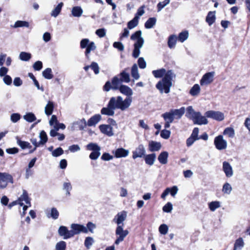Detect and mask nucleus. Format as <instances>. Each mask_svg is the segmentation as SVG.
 I'll list each match as a JSON object with an SVG mask.
<instances>
[{
  "label": "nucleus",
  "instance_id": "32",
  "mask_svg": "<svg viewBox=\"0 0 250 250\" xmlns=\"http://www.w3.org/2000/svg\"><path fill=\"white\" fill-rule=\"evenodd\" d=\"M209 209L211 211H214L221 207V203L218 201H212L208 203Z\"/></svg>",
  "mask_w": 250,
  "mask_h": 250
},
{
  "label": "nucleus",
  "instance_id": "14",
  "mask_svg": "<svg viewBox=\"0 0 250 250\" xmlns=\"http://www.w3.org/2000/svg\"><path fill=\"white\" fill-rule=\"evenodd\" d=\"M178 191V188L176 186H174L172 188H167L162 193L161 197L163 199H165L166 196L168 194H170L172 197H174L177 194Z\"/></svg>",
  "mask_w": 250,
  "mask_h": 250
},
{
  "label": "nucleus",
  "instance_id": "9",
  "mask_svg": "<svg viewBox=\"0 0 250 250\" xmlns=\"http://www.w3.org/2000/svg\"><path fill=\"white\" fill-rule=\"evenodd\" d=\"M8 182L11 184L14 183L12 176L8 173L0 172V188H5Z\"/></svg>",
  "mask_w": 250,
  "mask_h": 250
},
{
  "label": "nucleus",
  "instance_id": "29",
  "mask_svg": "<svg viewBox=\"0 0 250 250\" xmlns=\"http://www.w3.org/2000/svg\"><path fill=\"white\" fill-rule=\"evenodd\" d=\"M54 109V104L52 102L49 101L44 108V112L47 116L52 114Z\"/></svg>",
  "mask_w": 250,
  "mask_h": 250
},
{
  "label": "nucleus",
  "instance_id": "22",
  "mask_svg": "<svg viewBox=\"0 0 250 250\" xmlns=\"http://www.w3.org/2000/svg\"><path fill=\"white\" fill-rule=\"evenodd\" d=\"M45 213L47 217H51L54 219H57L59 215V211L57 208H52L50 211L46 210Z\"/></svg>",
  "mask_w": 250,
  "mask_h": 250
},
{
  "label": "nucleus",
  "instance_id": "46",
  "mask_svg": "<svg viewBox=\"0 0 250 250\" xmlns=\"http://www.w3.org/2000/svg\"><path fill=\"white\" fill-rule=\"evenodd\" d=\"M29 24L28 22L22 21H18L15 22L13 27L16 28L22 27H29Z\"/></svg>",
  "mask_w": 250,
  "mask_h": 250
},
{
  "label": "nucleus",
  "instance_id": "8",
  "mask_svg": "<svg viewBox=\"0 0 250 250\" xmlns=\"http://www.w3.org/2000/svg\"><path fill=\"white\" fill-rule=\"evenodd\" d=\"M205 115L208 118L218 122L222 121L225 119L224 114L219 111L208 110L205 112Z\"/></svg>",
  "mask_w": 250,
  "mask_h": 250
},
{
  "label": "nucleus",
  "instance_id": "17",
  "mask_svg": "<svg viewBox=\"0 0 250 250\" xmlns=\"http://www.w3.org/2000/svg\"><path fill=\"white\" fill-rule=\"evenodd\" d=\"M162 147L161 143L150 141L148 143V149L151 152L159 151Z\"/></svg>",
  "mask_w": 250,
  "mask_h": 250
},
{
  "label": "nucleus",
  "instance_id": "34",
  "mask_svg": "<svg viewBox=\"0 0 250 250\" xmlns=\"http://www.w3.org/2000/svg\"><path fill=\"white\" fill-rule=\"evenodd\" d=\"M23 118L26 122L32 123L36 120V117L34 113L32 112H28L23 116Z\"/></svg>",
  "mask_w": 250,
  "mask_h": 250
},
{
  "label": "nucleus",
  "instance_id": "49",
  "mask_svg": "<svg viewBox=\"0 0 250 250\" xmlns=\"http://www.w3.org/2000/svg\"><path fill=\"white\" fill-rule=\"evenodd\" d=\"M232 190V187L231 185L228 183H226L223 186L222 192L227 194H229Z\"/></svg>",
  "mask_w": 250,
  "mask_h": 250
},
{
  "label": "nucleus",
  "instance_id": "58",
  "mask_svg": "<svg viewBox=\"0 0 250 250\" xmlns=\"http://www.w3.org/2000/svg\"><path fill=\"white\" fill-rule=\"evenodd\" d=\"M173 209V206L171 203H167L163 208L164 212L169 213Z\"/></svg>",
  "mask_w": 250,
  "mask_h": 250
},
{
  "label": "nucleus",
  "instance_id": "18",
  "mask_svg": "<svg viewBox=\"0 0 250 250\" xmlns=\"http://www.w3.org/2000/svg\"><path fill=\"white\" fill-rule=\"evenodd\" d=\"M133 94L132 90L126 86V108L130 106L132 102V96Z\"/></svg>",
  "mask_w": 250,
  "mask_h": 250
},
{
  "label": "nucleus",
  "instance_id": "30",
  "mask_svg": "<svg viewBox=\"0 0 250 250\" xmlns=\"http://www.w3.org/2000/svg\"><path fill=\"white\" fill-rule=\"evenodd\" d=\"M206 21L209 26L211 25L215 21V12H209L206 17Z\"/></svg>",
  "mask_w": 250,
  "mask_h": 250
},
{
  "label": "nucleus",
  "instance_id": "23",
  "mask_svg": "<svg viewBox=\"0 0 250 250\" xmlns=\"http://www.w3.org/2000/svg\"><path fill=\"white\" fill-rule=\"evenodd\" d=\"M156 157V154L155 153L145 155L144 158L146 163L149 166L153 165L155 162Z\"/></svg>",
  "mask_w": 250,
  "mask_h": 250
},
{
  "label": "nucleus",
  "instance_id": "27",
  "mask_svg": "<svg viewBox=\"0 0 250 250\" xmlns=\"http://www.w3.org/2000/svg\"><path fill=\"white\" fill-rule=\"evenodd\" d=\"M197 112L194 110L192 106H189L186 109V116L188 118L192 120L196 116Z\"/></svg>",
  "mask_w": 250,
  "mask_h": 250
},
{
  "label": "nucleus",
  "instance_id": "51",
  "mask_svg": "<svg viewBox=\"0 0 250 250\" xmlns=\"http://www.w3.org/2000/svg\"><path fill=\"white\" fill-rule=\"evenodd\" d=\"M114 153L116 158H121L125 156V149L123 148L117 149Z\"/></svg>",
  "mask_w": 250,
  "mask_h": 250
},
{
  "label": "nucleus",
  "instance_id": "1",
  "mask_svg": "<svg viewBox=\"0 0 250 250\" xmlns=\"http://www.w3.org/2000/svg\"><path fill=\"white\" fill-rule=\"evenodd\" d=\"M152 73L153 76L157 78L164 76L163 78L157 83L156 87L161 93L164 92L168 93L172 84V80L173 78L175 77V75L172 71L170 70L166 71L165 69L161 68L153 70Z\"/></svg>",
  "mask_w": 250,
  "mask_h": 250
},
{
  "label": "nucleus",
  "instance_id": "13",
  "mask_svg": "<svg viewBox=\"0 0 250 250\" xmlns=\"http://www.w3.org/2000/svg\"><path fill=\"white\" fill-rule=\"evenodd\" d=\"M146 153V149L144 146L141 144L133 151L132 158L134 159L137 158H141L145 156Z\"/></svg>",
  "mask_w": 250,
  "mask_h": 250
},
{
  "label": "nucleus",
  "instance_id": "39",
  "mask_svg": "<svg viewBox=\"0 0 250 250\" xmlns=\"http://www.w3.org/2000/svg\"><path fill=\"white\" fill-rule=\"evenodd\" d=\"M17 144L22 148L25 149L26 148H30L31 147L30 144L25 141H22L20 139L19 137H16Z\"/></svg>",
  "mask_w": 250,
  "mask_h": 250
},
{
  "label": "nucleus",
  "instance_id": "5",
  "mask_svg": "<svg viewBox=\"0 0 250 250\" xmlns=\"http://www.w3.org/2000/svg\"><path fill=\"white\" fill-rule=\"evenodd\" d=\"M125 218L124 212L123 211L121 213H119L114 219V220L116 219V222L118 224V227L116 230L117 239L115 242L116 245L119 244L121 242L123 241L125 237V232L123 230V228L122 226H120V224H122L125 220Z\"/></svg>",
  "mask_w": 250,
  "mask_h": 250
},
{
  "label": "nucleus",
  "instance_id": "43",
  "mask_svg": "<svg viewBox=\"0 0 250 250\" xmlns=\"http://www.w3.org/2000/svg\"><path fill=\"white\" fill-rule=\"evenodd\" d=\"M131 76L135 80H138L140 78V75L138 72V69L137 65L134 64L131 68Z\"/></svg>",
  "mask_w": 250,
  "mask_h": 250
},
{
  "label": "nucleus",
  "instance_id": "20",
  "mask_svg": "<svg viewBox=\"0 0 250 250\" xmlns=\"http://www.w3.org/2000/svg\"><path fill=\"white\" fill-rule=\"evenodd\" d=\"M102 117L100 114H96L91 117L87 122V125L89 126L95 125L101 120Z\"/></svg>",
  "mask_w": 250,
  "mask_h": 250
},
{
  "label": "nucleus",
  "instance_id": "62",
  "mask_svg": "<svg viewBox=\"0 0 250 250\" xmlns=\"http://www.w3.org/2000/svg\"><path fill=\"white\" fill-rule=\"evenodd\" d=\"M96 35L100 38H103L105 36V30L104 28H101L96 31Z\"/></svg>",
  "mask_w": 250,
  "mask_h": 250
},
{
  "label": "nucleus",
  "instance_id": "25",
  "mask_svg": "<svg viewBox=\"0 0 250 250\" xmlns=\"http://www.w3.org/2000/svg\"><path fill=\"white\" fill-rule=\"evenodd\" d=\"M168 156L167 151H163L158 156V160L161 164L165 165L167 163Z\"/></svg>",
  "mask_w": 250,
  "mask_h": 250
},
{
  "label": "nucleus",
  "instance_id": "4",
  "mask_svg": "<svg viewBox=\"0 0 250 250\" xmlns=\"http://www.w3.org/2000/svg\"><path fill=\"white\" fill-rule=\"evenodd\" d=\"M130 38L131 40L135 42L132 56L134 58H137L140 55V49L142 47L144 43V39L142 37L141 31L139 30L135 32L131 35Z\"/></svg>",
  "mask_w": 250,
  "mask_h": 250
},
{
  "label": "nucleus",
  "instance_id": "6",
  "mask_svg": "<svg viewBox=\"0 0 250 250\" xmlns=\"http://www.w3.org/2000/svg\"><path fill=\"white\" fill-rule=\"evenodd\" d=\"M86 149L88 151H92L89 155V158L91 160H97L101 155V147L96 143H90L86 146Z\"/></svg>",
  "mask_w": 250,
  "mask_h": 250
},
{
  "label": "nucleus",
  "instance_id": "2",
  "mask_svg": "<svg viewBox=\"0 0 250 250\" xmlns=\"http://www.w3.org/2000/svg\"><path fill=\"white\" fill-rule=\"evenodd\" d=\"M116 109L123 111L125 110V100L121 96L111 98L107 107H103L101 112L103 115L112 116L114 115V110Z\"/></svg>",
  "mask_w": 250,
  "mask_h": 250
},
{
  "label": "nucleus",
  "instance_id": "44",
  "mask_svg": "<svg viewBox=\"0 0 250 250\" xmlns=\"http://www.w3.org/2000/svg\"><path fill=\"white\" fill-rule=\"evenodd\" d=\"M96 48V46L95 44V43L93 42H89L86 47V49L85 52L86 57L88 58V54L90 53L91 51L95 50Z\"/></svg>",
  "mask_w": 250,
  "mask_h": 250
},
{
  "label": "nucleus",
  "instance_id": "54",
  "mask_svg": "<svg viewBox=\"0 0 250 250\" xmlns=\"http://www.w3.org/2000/svg\"><path fill=\"white\" fill-rule=\"evenodd\" d=\"M86 229L87 230V232L90 231L93 233L94 232V229H96V225L91 222H88L86 224Z\"/></svg>",
  "mask_w": 250,
  "mask_h": 250
},
{
  "label": "nucleus",
  "instance_id": "50",
  "mask_svg": "<svg viewBox=\"0 0 250 250\" xmlns=\"http://www.w3.org/2000/svg\"><path fill=\"white\" fill-rule=\"evenodd\" d=\"M66 243L63 241H61L57 243L55 245V250H65Z\"/></svg>",
  "mask_w": 250,
  "mask_h": 250
},
{
  "label": "nucleus",
  "instance_id": "55",
  "mask_svg": "<svg viewBox=\"0 0 250 250\" xmlns=\"http://www.w3.org/2000/svg\"><path fill=\"white\" fill-rule=\"evenodd\" d=\"M170 2V0H165L162 2H160L157 4L158 12H160Z\"/></svg>",
  "mask_w": 250,
  "mask_h": 250
},
{
  "label": "nucleus",
  "instance_id": "57",
  "mask_svg": "<svg viewBox=\"0 0 250 250\" xmlns=\"http://www.w3.org/2000/svg\"><path fill=\"white\" fill-rule=\"evenodd\" d=\"M168 226L164 224L160 225L159 228V231L160 233L163 235L166 234L168 232Z\"/></svg>",
  "mask_w": 250,
  "mask_h": 250
},
{
  "label": "nucleus",
  "instance_id": "33",
  "mask_svg": "<svg viewBox=\"0 0 250 250\" xmlns=\"http://www.w3.org/2000/svg\"><path fill=\"white\" fill-rule=\"evenodd\" d=\"M71 12L74 17H80L82 16L83 10L80 6H75L72 8Z\"/></svg>",
  "mask_w": 250,
  "mask_h": 250
},
{
  "label": "nucleus",
  "instance_id": "7",
  "mask_svg": "<svg viewBox=\"0 0 250 250\" xmlns=\"http://www.w3.org/2000/svg\"><path fill=\"white\" fill-rule=\"evenodd\" d=\"M215 73L214 71L205 73L200 80V85L202 86H208L214 81Z\"/></svg>",
  "mask_w": 250,
  "mask_h": 250
},
{
  "label": "nucleus",
  "instance_id": "31",
  "mask_svg": "<svg viewBox=\"0 0 250 250\" xmlns=\"http://www.w3.org/2000/svg\"><path fill=\"white\" fill-rule=\"evenodd\" d=\"M19 201L20 202L24 201L26 204L31 206V203L27 192L25 190H23L22 195L19 198Z\"/></svg>",
  "mask_w": 250,
  "mask_h": 250
},
{
  "label": "nucleus",
  "instance_id": "10",
  "mask_svg": "<svg viewBox=\"0 0 250 250\" xmlns=\"http://www.w3.org/2000/svg\"><path fill=\"white\" fill-rule=\"evenodd\" d=\"M214 144L216 148L220 150L225 149L227 147V142L221 135L214 138Z\"/></svg>",
  "mask_w": 250,
  "mask_h": 250
},
{
  "label": "nucleus",
  "instance_id": "3",
  "mask_svg": "<svg viewBox=\"0 0 250 250\" xmlns=\"http://www.w3.org/2000/svg\"><path fill=\"white\" fill-rule=\"evenodd\" d=\"M124 82H125V70L114 77L111 82L107 81L104 85V90L109 91L110 89H119L122 93L125 94V86L123 84Z\"/></svg>",
  "mask_w": 250,
  "mask_h": 250
},
{
  "label": "nucleus",
  "instance_id": "28",
  "mask_svg": "<svg viewBox=\"0 0 250 250\" xmlns=\"http://www.w3.org/2000/svg\"><path fill=\"white\" fill-rule=\"evenodd\" d=\"M201 88L198 84H195L189 90V94L192 96H197L200 93Z\"/></svg>",
  "mask_w": 250,
  "mask_h": 250
},
{
  "label": "nucleus",
  "instance_id": "38",
  "mask_svg": "<svg viewBox=\"0 0 250 250\" xmlns=\"http://www.w3.org/2000/svg\"><path fill=\"white\" fill-rule=\"evenodd\" d=\"M78 125L79 126V129L83 130L86 126V122L85 119H80L73 123V125Z\"/></svg>",
  "mask_w": 250,
  "mask_h": 250
},
{
  "label": "nucleus",
  "instance_id": "37",
  "mask_svg": "<svg viewBox=\"0 0 250 250\" xmlns=\"http://www.w3.org/2000/svg\"><path fill=\"white\" fill-rule=\"evenodd\" d=\"M72 187L70 182H64L63 184L62 189L65 191V195L69 196L70 195V191L72 190Z\"/></svg>",
  "mask_w": 250,
  "mask_h": 250
},
{
  "label": "nucleus",
  "instance_id": "15",
  "mask_svg": "<svg viewBox=\"0 0 250 250\" xmlns=\"http://www.w3.org/2000/svg\"><path fill=\"white\" fill-rule=\"evenodd\" d=\"M223 171L224 172L226 177L230 178L233 175V170L231 165L227 161L223 163Z\"/></svg>",
  "mask_w": 250,
  "mask_h": 250
},
{
  "label": "nucleus",
  "instance_id": "56",
  "mask_svg": "<svg viewBox=\"0 0 250 250\" xmlns=\"http://www.w3.org/2000/svg\"><path fill=\"white\" fill-rule=\"evenodd\" d=\"M63 152V150L61 147H59L52 151V155L53 157H57L62 155Z\"/></svg>",
  "mask_w": 250,
  "mask_h": 250
},
{
  "label": "nucleus",
  "instance_id": "64",
  "mask_svg": "<svg viewBox=\"0 0 250 250\" xmlns=\"http://www.w3.org/2000/svg\"><path fill=\"white\" fill-rule=\"evenodd\" d=\"M89 40L88 39H83L80 42V47L82 49L85 48L87 47L89 43Z\"/></svg>",
  "mask_w": 250,
  "mask_h": 250
},
{
  "label": "nucleus",
  "instance_id": "12",
  "mask_svg": "<svg viewBox=\"0 0 250 250\" xmlns=\"http://www.w3.org/2000/svg\"><path fill=\"white\" fill-rule=\"evenodd\" d=\"M206 116H203L200 112H197L196 116L192 119V121L194 124L199 125H207L208 121Z\"/></svg>",
  "mask_w": 250,
  "mask_h": 250
},
{
  "label": "nucleus",
  "instance_id": "19",
  "mask_svg": "<svg viewBox=\"0 0 250 250\" xmlns=\"http://www.w3.org/2000/svg\"><path fill=\"white\" fill-rule=\"evenodd\" d=\"M99 128L102 133L109 136H111L113 135L112 127L110 125H100Z\"/></svg>",
  "mask_w": 250,
  "mask_h": 250
},
{
  "label": "nucleus",
  "instance_id": "42",
  "mask_svg": "<svg viewBox=\"0 0 250 250\" xmlns=\"http://www.w3.org/2000/svg\"><path fill=\"white\" fill-rule=\"evenodd\" d=\"M156 19L155 18H150L146 22L145 26L147 29H150L153 27L156 24Z\"/></svg>",
  "mask_w": 250,
  "mask_h": 250
},
{
  "label": "nucleus",
  "instance_id": "41",
  "mask_svg": "<svg viewBox=\"0 0 250 250\" xmlns=\"http://www.w3.org/2000/svg\"><path fill=\"white\" fill-rule=\"evenodd\" d=\"M162 116L164 118L165 122H169L170 123H172L174 118L173 115L171 111L165 113L162 115Z\"/></svg>",
  "mask_w": 250,
  "mask_h": 250
},
{
  "label": "nucleus",
  "instance_id": "45",
  "mask_svg": "<svg viewBox=\"0 0 250 250\" xmlns=\"http://www.w3.org/2000/svg\"><path fill=\"white\" fill-rule=\"evenodd\" d=\"M43 77L48 80L51 79L53 77L52 70L50 68H47L42 71Z\"/></svg>",
  "mask_w": 250,
  "mask_h": 250
},
{
  "label": "nucleus",
  "instance_id": "59",
  "mask_svg": "<svg viewBox=\"0 0 250 250\" xmlns=\"http://www.w3.org/2000/svg\"><path fill=\"white\" fill-rule=\"evenodd\" d=\"M21 117L19 113H13L10 116V120L13 123H16L20 120Z\"/></svg>",
  "mask_w": 250,
  "mask_h": 250
},
{
  "label": "nucleus",
  "instance_id": "60",
  "mask_svg": "<svg viewBox=\"0 0 250 250\" xmlns=\"http://www.w3.org/2000/svg\"><path fill=\"white\" fill-rule=\"evenodd\" d=\"M90 68L93 70L95 74L99 73V67L97 62H92L90 64Z\"/></svg>",
  "mask_w": 250,
  "mask_h": 250
},
{
  "label": "nucleus",
  "instance_id": "48",
  "mask_svg": "<svg viewBox=\"0 0 250 250\" xmlns=\"http://www.w3.org/2000/svg\"><path fill=\"white\" fill-rule=\"evenodd\" d=\"M31 57V54L25 52H21L19 55L20 59L23 61H28L30 59Z\"/></svg>",
  "mask_w": 250,
  "mask_h": 250
},
{
  "label": "nucleus",
  "instance_id": "53",
  "mask_svg": "<svg viewBox=\"0 0 250 250\" xmlns=\"http://www.w3.org/2000/svg\"><path fill=\"white\" fill-rule=\"evenodd\" d=\"M94 243V239L91 237H86L84 241V246L87 249H89Z\"/></svg>",
  "mask_w": 250,
  "mask_h": 250
},
{
  "label": "nucleus",
  "instance_id": "35",
  "mask_svg": "<svg viewBox=\"0 0 250 250\" xmlns=\"http://www.w3.org/2000/svg\"><path fill=\"white\" fill-rule=\"evenodd\" d=\"M177 40V37L176 35H172L169 37L167 44L170 48H173L175 47Z\"/></svg>",
  "mask_w": 250,
  "mask_h": 250
},
{
  "label": "nucleus",
  "instance_id": "52",
  "mask_svg": "<svg viewBox=\"0 0 250 250\" xmlns=\"http://www.w3.org/2000/svg\"><path fill=\"white\" fill-rule=\"evenodd\" d=\"M40 143H41V145H43L45 144L47 141V136L45 132L43 130H42L40 133Z\"/></svg>",
  "mask_w": 250,
  "mask_h": 250
},
{
  "label": "nucleus",
  "instance_id": "63",
  "mask_svg": "<svg viewBox=\"0 0 250 250\" xmlns=\"http://www.w3.org/2000/svg\"><path fill=\"white\" fill-rule=\"evenodd\" d=\"M138 63L139 67L141 69H144L146 67V62L143 58H140L138 59Z\"/></svg>",
  "mask_w": 250,
  "mask_h": 250
},
{
  "label": "nucleus",
  "instance_id": "24",
  "mask_svg": "<svg viewBox=\"0 0 250 250\" xmlns=\"http://www.w3.org/2000/svg\"><path fill=\"white\" fill-rule=\"evenodd\" d=\"M245 243L242 237L236 239L234 244L233 250H241L244 247Z\"/></svg>",
  "mask_w": 250,
  "mask_h": 250
},
{
  "label": "nucleus",
  "instance_id": "40",
  "mask_svg": "<svg viewBox=\"0 0 250 250\" xmlns=\"http://www.w3.org/2000/svg\"><path fill=\"white\" fill-rule=\"evenodd\" d=\"M189 36L188 32L187 30H185L181 32L178 36V40L181 42H183L187 40Z\"/></svg>",
  "mask_w": 250,
  "mask_h": 250
},
{
  "label": "nucleus",
  "instance_id": "61",
  "mask_svg": "<svg viewBox=\"0 0 250 250\" xmlns=\"http://www.w3.org/2000/svg\"><path fill=\"white\" fill-rule=\"evenodd\" d=\"M170 133L169 130L164 129L161 132V136L165 139H167L170 137Z\"/></svg>",
  "mask_w": 250,
  "mask_h": 250
},
{
  "label": "nucleus",
  "instance_id": "36",
  "mask_svg": "<svg viewBox=\"0 0 250 250\" xmlns=\"http://www.w3.org/2000/svg\"><path fill=\"white\" fill-rule=\"evenodd\" d=\"M223 134L228 136L229 138H232L235 135V131L233 128L231 127H228L226 128L224 131Z\"/></svg>",
  "mask_w": 250,
  "mask_h": 250
},
{
  "label": "nucleus",
  "instance_id": "11",
  "mask_svg": "<svg viewBox=\"0 0 250 250\" xmlns=\"http://www.w3.org/2000/svg\"><path fill=\"white\" fill-rule=\"evenodd\" d=\"M70 228L71 229V233L72 234V237L75 235L79 234L80 233H87V230L86 229V227L81 224H72Z\"/></svg>",
  "mask_w": 250,
  "mask_h": 250
},
{
  "label": "nucleus",
  "instance_id": "47",
  "mask_svg": "<svg viewBox=\"0 0 250 250\" xmlns=\"http://www.w3.org/2000/svg\"><path fill=\"white\" fill-rule=\"evenodd\" d=\"M139 19L138 16H135V17L129 22H128L127 26L128 28L131 29L135 27L138 24Z\"/></svg>",
  "mask_w": 250,
  "mask_h": 250
},
{
  "label": "nucleus",
  "instance_id": "16",
  "mask_svg": "<svg viewBox=\"0 0 250 250\" xmlns=\"http://www.w3.org/2000/svg\"><path fill=\"white\" fill-rule=\"evenodd\" d=\"M58 233L61 236H62L64 239L72 237L71 231L69 230L65 226L60 227L58 229Z\"/></svg>",
  "mask_w": 250,
  "mask_h": 250
},
{
  "label": "nucleus",
  "instance_id": "26",
  "mask_svg": "<svg viewBox=\"0 0 250 250\" xmlns=\"http://www.w3.org/2000/svg\"><path fill=\"white\" fill-rule=\"evenodd\" d=\"M63 3L60 2L59 3L51 12V16L56 18L61 13Z\"/></svg>",
  "mask_w": 250,
  "mask_h": 250
},
{
  "label": "nucleus",
  "instance_id": "21",
  "mask_svg": "<svg viewBox=\"0 0 250 250\" xmlns=\"http://www.w3.org/2000/svg\"><path fill=\"white\" fill-rule=\"evenodd\" d=\"M174 119H179L185 112V108L182 107L180 109L171 110Z\"/></svg>",
  "mask_w": 250,
  "mask_h": 250
}]
</instances>
